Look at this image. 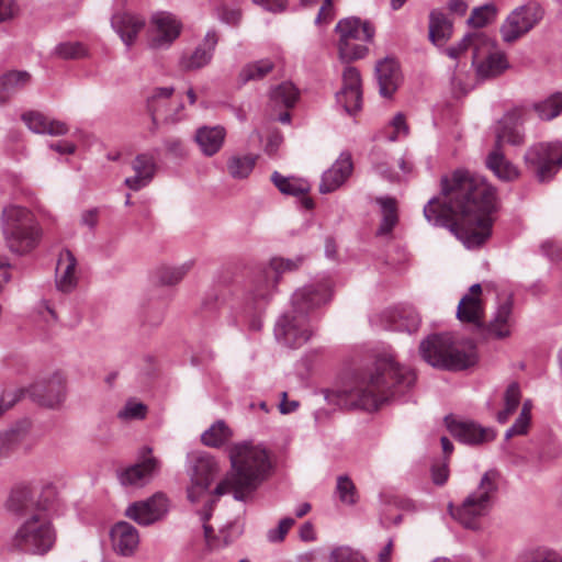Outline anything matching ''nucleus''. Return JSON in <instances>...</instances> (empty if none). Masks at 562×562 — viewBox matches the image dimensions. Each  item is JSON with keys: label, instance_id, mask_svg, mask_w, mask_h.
<instances>
[{"label": "nucleus", "instance_id": "nucleus-1", "mask_svg": "<svg viewBox=\"0 0 562 562\" xmlns=\"http://www.w3.org/2000/svg\"><path fill=\"white\" fill-rule=\"evenodd\" d=\"M496 200L495 188L484 177L458 169L441 178L440 195L424 206V216L448 228L467 248H477L492 236Z\"/></svg>", "mask_w": 562, "mask_h": 562}, {"label": "nucleus", "instance_id": "nucleus-2", "mask_svg": "<svg viewBox=\"0 0 562 562\" xmlns=\"http://www.w3.org/2000/svg\"><path fill=\"white\" fill-rule=\"evenodd\" d=\"M416 382L415 372L394 360L390 353L379 355L372 368L358 372L350 387L337 392L338 404L364 411H376L393 398H400Z\"/></svg>", "mask_w": 562, "mask_h": 562}, {"label": "nucleus", "instance_id": "nucleus-3", "mask_svg": "<svg viewBox=\"0 0 562 562\" xmlns=\"http://www.w3.org/2000/svg\"><path fill=\"white\" fill-rule=\"evenodd\" d=\"M229 460L232 465L229 476L216 485L215 496H207L201 513L203 521L210 519L216 497L233 490L234 498L245 502L269 477L272 470L270 454L266 447L249 441L235 443L229 449Z\"/></svg>", "mask_w": 562, "mask_h": 562}, {"label": "nucleus", "instance_id": "nucleus-4", "mask_svg": "<svg viewBox=\"0 0 562 562\" xmlns=\"http://www.w3.org/2000/svg\"><path fill=\"white\" fill-rule=\"evenodd\" d=\"M331 291L327 281L308 284L292 295V310L284 313L276 323L277 340L289 348H300L312 336L308 313L330 300Z\"/></svg>", "mask_w": 562, "mask_h": 562}, {"label": "nucleus", "instance_id": "nucleus-5", "mask_svg": "<svg viewBox=\"0 0 562 562\" xmlns=\"http://www.w3.org/2000/svg\"><path fill=\"white\" fill-rule=\"evenodd\" d=\"M55 499V486L45 485L36 510L25 517L13 535L11 550L41 557L53 550L57 540V531L52 521Z\"/></svg>", "mask_w": 562, "mask_h": 562}, {"label": "nucleus", "instance_id": "nucleus-6", "mask_svg": "<svg viewBox=\"0 0 562 562\" xmlns=\"http://www.w3.org/2000/svg\"><path fill=\"white\" fill-rule=\"evenodd\" d=\"M0 226L7 248L15 255L30 254L42 239L43 229L40 222L25 206L5 205L1 212Z\"/></svg>", "mask_w": 562, "mask_h": 562}, {"label": "nucleus", "instance_id": "nucleus-7", "mask_svg": "<svg viewBox=\"0 0 562 562\" xmlns=\"http://www.w3.org/2000/svg\"><path fill=\"white\" fill-rule=\"evenodd\" d=\"M422 358L431 367L450 371L465 370L477 361L471 340L454 341L450 334H434L419 345Z\"/></svg>", "mask_w": 562, "mask_h": 562}, {"label": "nucleus", "instance_id": "nucleus-8", "mask_svg": "<svg viewBox=\"0 0 562 562\" xmlns=\"http://www.w3.org/2000/svg\"><path fill=\"white\" fill-rule=\"evenodd\" d=\"M501 477L496 469L487 470L459 506L449 505L450 515L464 528L480 530L481 519L490 514L496 501Z\"/></svg>", "mask_w": 562, "mask_h": 562}, {"label": "nucleus", "instance_id": "nucleus-9", "mask_svg": "<svg viewBox=\"0 0 562 562\" xmlns=\"http://www.w3.org/2000/svg\"><path fill=\"white\" fill-rule=\"evenodd\" d=\"M338 34V56L342 63H350L367 56L368 47L359 42H372L374 27L368 21L349 16L338 21L335 26Z\"/></svg>", "mask_w": 562, "mask_h": 562}, {"label": "nucleus", "instance_id": "nucleus-10", "mask_svg": "<svg viewBox=\"0 0 562 562\" xmlns=\"http://www.w3.org/2000/svg\"><path fill=\"white\" fill-rule=\"evenodd\" d=\"M304 261L303 256L292 259L274 257L254 279L248 292L247 301H250L255 311L260 310L272 295L281 276L299 269Z\"/></svg>", "mask_w": 562, "mask_h": 562}, {"label": "nucleus", "instance_id": "nucleus-11", "mask_svg": "<svg viewBox=\"0 0 562 562\" xmlns=\"http://www.w3.org/2000/svg\"><path fill=\"white\" fill-rule=\"evenodd\" d=\"M524 161L540 182H547L562 168V142L537 143L530 146Z\"/></svg>", "mask_w": 562, "mask_h": 562}, {"label": "nucleus", "instance_id": "nucleus-12", "mask_svg": "<svg viewBox=\"0 0 562 562\" xmlns=\"http://www.w3.org/2000/svg\"><path fill=\"white\" fill-rule=\"evenodd\" d=\"M542 8L536 2L515 8L499 27L504 43L513 44L529 33L543 18Z\"/></svg>", "mask_w": 562, "mask_h": 562}, {"label": "nucleus", "instance_id": "nucleus-13", "mask_svg": "<svg viewBox=\"0 0 562 562\" xmlns=\"http://www.w3.org/2000/svg\"><path fill=\"white\" fill-rule=\"evenodd\" d=\"M161 469V461L154 456L149 446L142 447L137 452V460L119 473V481L124 486L142 487L157 476Z\"/></svg>", "mask_w": 562, "mask_h": 562}, {"label": "nucleus", "instance_id": "nucleus-14", "mask_svg": "<svg viewBox=\"0 0 562 562\" xmlns=\"http://www.w3.org/2000/svg\"><path fill=\"white\" fill-rule=\"evenodd\" d=\"M191 485L188 487V498L191 503L199 502L212 484L218 472L216 460L206 452L190 454Z\"/></svg>", "mask_w": 562, "mask_h": 562}, {"label": "nucleus", "instance_id": "nucleus-15", "mask_svg": "<svg viewBox=\"0 0 562 562\" xmlns=\"http://www.w3.org/2000/svg\"><path fill=\"white\" fill-rule=\"evenodd\" d=\"M181 22L171 13L160 12L151 18L148 45L154 49H167L179 37Z\"/></svg>", "mask_w": 562, "mask_h": 562}, {"label": "nucleus", "instance_id": "nucleus-16", "mask_svg": "<svg viewBox=\"0 0 562 562\" xmlns=\"http://www.w3.org/2000/svg\"><path fill=\"white\" fill-rule=\"evenodd\" d=\"M168 513V501L161 493H156L147 499L130 504L125 516L139 526H150L161 520Z\"/></svg>", "mask_w": 562, "mask_h": 562}, {"label": "nucleus", "instance_id": "nucleus-17", "mask_svg": "<svg viewBox=\"0 0 562 562\" xmlns=\"http://www.w3.org/2000/svg\"><path fill=\"white\" fill-rule=\"evenodd\" d=\"M336 102L349 115H355L362 108L361 76L353 66H346L342 71V87L336 92Z\"/></svg>", "mask_w": 562, "mask_h": 562}, {"label": "nucleus", "instance_id": "nucleus-18", "mask_svg": "<svg viewBox=\"0 0 562 562\" xmlns=\"http://www.w3.org/2000/svg\"><path fill=\"white\" fill-rule=\"evenodd\" d=\"M524 121V109L514 108L507 111L497 122L495 130L494 148L503 149V144L520 146L525 142V134L520 128Z\"/></svg>", "mask_w": 562, "mask_h": 562}, {"label": "nucleus", "instance_id": "nucleus-19", "mask_svg": "<svg viewBox=\"0 0 562 562\" xmlns=\"http://www.w3.org/2000/svg\"><path fill=\"white\" fill-rule=\"evenodd\" d=\"M110 540L113 552L123 558L135 555L140 543L137 528L124 520L111 527Z\"/></svg>", "mask_w": 562, "mask_h": 562}, {"label": "nucleus", "instance_id": "nucleus-20", "mask_svg": "<svg viewBox=\"0 0 562 562\" xmlns=\"http://www.w3.org/2000/svg\"><path fill=\"white\" fill-rule=\"evenodd\" d=\"M26 393L38 404L55 407L65 398V380L59 373H55L49 379L32 384Z\"/></svg>", "mask_w": 562, "mask_h": 562}, {"label": "nucleus", "instance_id": "nucleus-21", "mask_svg": "<svg viewBox=\"0 0 562 562\" xmlns=\"http://www.w3.org/2000/svg\"><path fill=\"white\" fill-rule=\"evenodd\" d=\"M446 420L450 434L465 445H481L490 442L496 437V431L493 428L482 427L474 422L449 420L448 418Z\"/></svg>", "mask_w": 562, "mask_h": 562}, {"label": "nucleus", "instance_id": "nucleus-22", "mask_svg": "<svg viewBox=\"0 0 562 562\" xmlns=\"http://www.w3.org/2000/svg\"><path fill=\"white\" fill-rule=\"evenodd\" d=\"M493 48L494 42L492 41L491 47H483L472 56V65L475 67L477 77L481 79L497 77L509 67L505 54L492 52Z\"/></svg>", "mask_w": 562, "mask_h": 562}, {"label": "nucleus", "instance_id": "nucleus-23", "mask_svg": "<svg viewBox=\"0 0 562 562\" xmlns=\"http://www.w3.org/2000/svg\"><path fill=\"white\" fill-rule=\"evenodd\" d=\"M218 36L215 30L206 32L202 43H200L191 54H183L180 57L179 65L184 71H193L207 66L214 55Z\"/></svg>", "mask_w": 562, "mask_h": 562}, {"label": "nucleus", "instance_id": "nucleus-24", "mask_svg": "<svg viewBox=\"0 0 562 562\" xmlns=\"http://www.w3.org/2000/svg\"><path fill=\"white\" fill-rule=\"evenodd\" d=\"M352 170L351 155L347 151L341 153L331 167L324 171L319 183V192L323 194L334 192L346 182Z\"/></svg>", "mask_w": 562, "mask_h": 562}, {"label": "nucleus", "instance_id": "nucleus-25", "mask_svg": "<svg viewBox=\"0 0 562 562\" xmlns=\"http://www.w3.org/2000/svg\"><path fill=\"white\" fill-rule=\"evenodd\" d=\"M173 87L155 88L147 97V112L151 117L150 132L155 133L158 128V119L164 117L166 121H173L175 114L171 113L170 104L173 95Z\"/></svg>", "mask_w": 562, "mask_h": 562}, {"label": "nucleus", "instance_id": "nucleus-26", "mask_svg": "<svg viewBox=\"0 0 562 562\" xmlns=\"http://www.w3.org/2000/svg\"><path fill=\"white\" fill-rule=\"evenodd\" d=\"M55 284L56 289L63 293H70L77 288V259L69 249H64L59 254Z\"/></svg>", "mask_w": 562, "mask_h": 562}, {"label": "nucleus", "instance_id": "nucleus-27", "mask_svg": "<svg viewBox=\"0 0 562 562\" xmlns=\"http://www.w3.org/2000/svg\"><path fill=\"white\" fill-rule=\"evenodd\" d=\"M375 76L380 94L390 98L402 81L400 65L396 59L385 57L375 65Z\"/></svg>", "mask_w": 562, "mask_h": 562}, {"label": "nucleus", "instance_id": "nucleus-28", "mask_svg": "<svg viewBox=\"0 0 562 562\" xmlns=\"http://www.w3.org/2000/svg\"><path fill=\"white\" fill-rule=\"evenodd\" d=\"M513 299L509 296L504 302L498 303L492 319L485 323V328L480 330L482 335H490L498 339L510 335Z\"/></svg>", "mask_w": 562, "mask_h": 562}, {"label": "nucleus", "instance_id": "nucleus-29", "mask_svg": "<svg viewBox=\"0 0 562 562\" xmlns=\"http://www.w3.org/2000/svg\"><path fill=\"white\" fill-rule=\"evenodd\" d=\"M111 24L122 42L127 47H131L138 33L144 29L145 20L140 15L124 12L114 14L111 19Z\"/></svg>", "mask_w": 562, "mask_h": 562}, {"label": "nucleus", "instance_id": "nucleus-30", "mask_svg": "<svg viewBox=\"0 0 562 562\" xmlns=\"http://www.w3.org/2000/svg\"><path fill=\"white\" fill-rule=\"evenodd\" d=\"M134 176L127 177L125 186L131 190L138 191L150 183L156 172V164L151 156L140 154L132 162Z\"/></svg>", "mask_w": 562, "mask_h": 562}, {"label": "nucleus", "instance_id": "nucleus-31", "mask_svg": "<svg viewBox=\"0 0 562 562\" xmlns=\"http://www.w3.org/2000/svg\"><path fill=\"white\" fill-rule=\"evenodd\" d=\"M226 130L221 126H201L195 131L194 140L202 154L212 157L223 147Z\"/></svg>", "mask_w": 562, "mask_h": 562}, {"label": "nucleus", "instance_id": "nucleus-32", "mask_svg": "<svg viewBox=\"0 0 562 562\" xmlns=\"http://www.w3.org/2000/svg\"><path fill=\"white\" fill-rule=\"evenodd\" d=\"M457 318L462 323L472 324L479 333L484 329V308L481 299L472 294H464L457 307Z\"/></svg>", "mask_w": 562, "mask_h": 562}, {"label": "nucleus", "instance_id": "nucleus-33", "mask_svg": "<svg viewBox=\"0 0 562 562\" xmlns=\"http://www.w3.org/2000/svg\"><path fill=\"white\" fill-rule=\"evenodd\" d=\"M26 126L36 134H48L52 136H61L68 133L66 123L57 120H49L43 113L30 111L22 115Z\"/></svg>", "mask_w": 562, "mask_h": 562}, {"label": "nucleus", "instance_id": "nucleus-34", "mask_svg": "<svg viewBox=\"0 0 562 562\" xmlns=\"http://www.w3.org/2000/svg\"><path fill=\"white\" fill-rule=\"evenodd\" d=\"M486 167L502 181L510 182L519 178V169L504 155L503 149L493 148L486 157Z\"/></svg>", "mask_w": 562, "mask_h": 562}, {"label": "nucleus", "instance_id": "nucleus-35", "mask_svg": "<svg viewBox=\"0 0 562 562\" xmlns=\"http://www.w3.org/2000/svg\"><path fill=\"white\" fill-rule=\"evenodd\" d=\"M41 498L42 493L35 499L32 488L29 486H20L11 492L8 499V508L15 514L27 517L31 513L36 510V505Z\"/></svg>", "mask_w": 562, "mask_h": 562}, {"label": "nucleus", "instance_id": "nucleus-36", "mask_svg": "<svg viewBox=\"0 0 562 562\" xmlns=\"http://www.w3.org/2000/svg\"><path fill=\"white\" fill-rule=\"evenodd\" d=\"M453 25L447 15L438 10L429 14V41L438 46H443L452 36Z\"/></svg>", "mask_w": 562, "mask_h": 562}, {"label": "nucleus", "instance_id": "nucleus-37", "mask_svg": "<svg viewBox=\"0 0 562 562\" xmlns=\"http://www.w3.org/2000/svg\"><path fill=\"white\" fill-rule=\"evenodd\" d=\"M387 328L394 331L415 333L420 325V317L413 308H401L387 314Z\"/></svg>", "mask_w": 562, "mask_h": 562}, {"label": "nucleus", "instance_id": "nucleus-38", "mask_svg": "<svg viewBox=\"0 0 562 562\" xmlns=\"http://www.w3.org/2000/svg\"><path fill=\"white\" fill-rule=\"evenodd\" d=\"M492 46V38L482 32L469 33L457 44L443 50L451 59H458L467 49L472 48L473 54L483 47Z\"/></svg>", "mask_w": 562, "mask_h": 562}, {"label": "nucleus", "instance_id": "nucleus-39", "mask_svg": "<svg viewBox=\"0 0 562 562\" xmlns=\"http://www.w3.org/2000/svg\"><path fill=\"white\" fill-rule=\"evenodd\" d=\"M203 529L205 544L209 550L226 547L243 533V527L237 521L229 522L228 525L221 528L220 535L217 537L212 536L213 530L206 524L203 525Z\"/></svg>", "mask_w": 562, "mask_h": 562}, {"label": "nucleus", "instance_id": "nucleus-40", "mask_svg": "<svg viewBox=\"0 0 562 562\" xmlns=\"http://www.w3.org/2000/svg\"><path fill=\"white\" fill-rule=\"evenodd\" d=\"M31 79L27 71L12 70L0 77V102L4 103L9 98L24 88Z\"/></svg>", "mask_w": 562, "mask_h": 562}, {"label": "nucleus", "instance_id": "nucleus-41", "mask_svg": "<svg viewBox=\"0 0 562 562\" xmlns=\"http://www.w3.org/2000/svg\"><path fill=\"white\" fill-rule=\"evenodd\" d=\"M271 181L281 193L286 195L300 196L307 194L311 190L307 181L295 177H284L278 171L271 175Z\"/></svg>", "mask_w": 562, "mask_h": 562}, {"label": "nucleus", "instance_id": "nucleus-42", "mask_svg": "<svg viewBox=\"0 0 562 562\" xmlns=\"http://www.w3.org/2000/svg\"><path fill=\"white\" fill-rule=\"evenodd\" d=\"M193 263V260H189L178 266H160L155 271V278L161 285H176L188 274Z\"/></svg>", "mask_w": 562, "mask_h": 562}, {"label": "nucleus", "instance_id": "nucleus-43", "mask_svg": "<svg viewBox=\"0 0 562 562\" xmlns=\"http://www.w3.org/2000/svg\"><path fill=\"white\" fill-rule=\"evenodd\" d=\"M274 68V64L269 58L251 61L246 64L238 74V81L245 85L249 81L260 80L270 74Z\"/></svg>", "mask_w": 562, "mask_h": 562}, {"label": "nucleus", "instance_id": "nucleus-44", "mask_svg": "<svg viewBox=\"0 0 562 562\" xmlns=\"http://www.w3.org/2000/svg\"><path fill=\"white\" fill-rule=\"evenodd\" d=\"M376 203L381 206L382 220L376 234L380 236L390 234L397 224L396 201L393 198H378Z\"/></svg>", "mask_w": 562, "mask_h": 562}, {"label": "nucleus", "instance_id": "nucleus-45", "mask_svg": "<svg viewBox=\"0 0 562 562\" xmlns=\"http://www.w3.org/2000/svg\"><path fill=\"white\" fill-rule=\"evenodd\" d=\"M533 111L542 121H551L562 113V92H555L532 104Z\"/></svg>", "mask_w": 562, "mask_h": 562}, {"label": "nucleus", "instance_id": "nucleus-46", "mask_svg": "<svg viewBox=\"0 0 562 562\" xmlns=\"http://www.w3.org/2000/svg\"><path fill=\"white\" fill-rule=\"evenodd\" d=\"M232 435V430L226 423L217 420L201 435V441L207 447L218 448L226 443Z\"/></svg>", "mask_w": 562, "mask_h": 562}, {"label": "nucleus", "instance_id": "nucleus-47", "mask_svg": "<svg viewBox=\"0 0 562 562\" xmlns=\"http://www.w3.org/2000/svg\"><path fill=\"white\" fill-rule=\"evenodd\" d=\"M226 310L225 302L215 292L205 295L201 305V315L207 327H212L213 323Z\"/></svg>", "mask_w": 562, "mask_h": 562}, {"label": "nucleus", "instance_id": "nucleus-48", "mask_svg": "<svg viewBox=\"0 0 562 562\" xmlns=\"http://www.w3.org/2000/svg\"><path fill=\"white\" fill-rule=\"evenodd\" d=\"M257 156L244 155L233 156L227 161V169L234 179L247 178L256 165Z\"/></svg>", "mask_w": 562, "mask_h": 562}, {"label": "nucleus", "instance_id": "nucleus-49", "mask_svg": "<svg viewBox=\"0 0 562 562\" xmlns=\"http://www.w3.org/2000/svg\"><path fill=\"white\" fill-rule=\"evenodd\" d=\"M498 13L494 3H485L472 10L468 24L475 29H481L493 22Z\"/></svg>", "mask_w": 562, "mask_h": 562}, {"label": "nucleus", "instance_id": "nucleus-50", "mask_svg": "<svg viewBox=\"0 0 562 562\" xmlns=\"http://www.w3.org/2000/svg\"><path fill=\"white\" fill-rule=\"evenodd\" d=\"M271 99L285 108H292L299 99V90L292 82H282L271 91Z\"/></svg>", "mask_w": 562, "mask_h": 562}, {"label": "nucleus", "instance_id": "nucleus-51", "mask_svg": "<svg viewBox=\"0 0 562 562\" xmlns=\"http://www.w3.org/2000/svg\"><path fill=\"white\" fill-rule=\"evenodd\" d=\"M336 494L340 502L346 505H355L358 501L357 488L347 475H339L337 477Z\"/></svg>", "mask_w": 562, "mask_h": 562}, {"label": "nucleus", "instance_id": "nucleus-52", "mask_svg": "<svg viewBox=\"0 0 562 562\" xmlns=\"http://www.w3.org/2000/svg\"><path fill=\"white\" fill-rule=\"evenodd\" d=\"M54 55L61 59H78L87 55V48L80 42H64L56 45Z\"/></svg>", "mask_w": 562, "mask_h": 562}, {"label": "nucleus", "instance_id": "nucleus-53", "mask_svg": "<svg viewBox=\"0 0 562 562\" xmlns=\"http://www.w3.org/2000/svg\"><path fill=\"white\" fill-rule=\"evenodd\" d=\"M147 406L135 400H128L124 407L119 411L117 418L121 420H140L146 417Z\"/></svg>", "mask_w": 562, "mask_h": 562}, {"label": "nucleus", "instance_id": "nucleus-54", "mask_svg": "<svg viewBox=\"0 0 562 562\" xmlns=\"http://www.w3.org/2000/svg\"><path fill=\"white\" fill-rule=\"evenodd\" d=\"M22 439L23 432L16 428L0 432V459L8 457Z\"/></svg>", "mask_w": 562, "mask_h": 562}, {"label": "nucleus", "instance_id": "nucleus-55", "mask_svg": "<svg viewBox=\"0 0 562 562\" xmlns=\"http://www.w3.org/2000/svg\"><path fill=\"white\" fill-rule=\"evenodd\" d=\"M329 562H367V559L358 551L348 546L336 547L329 554Z\"/></svg>", "mask_w": 562, "mask_h": 562}, {"label": "nucleus", "instance_id": "nucleus-56", "mask_svg": "<svg viewBox=\"0 0 562 562\" xmlns=\"http://www.w3.org/2000/svg\"><path fill=\"white\" fill-rule=\"evenodd\" d=\"M522 562H562V555L549 548H537L527 552Z\"/></svg>", "mask_w": 562, "mask_h": 562}, {"label": "nucleus", "instance_id": "nucleus-57", "mask_svg": "<svg viewBox=\"0 0 562 562\" xmlns=\"http://www.w3.org/2000/svg\"><path fill=\"white\" fill-rule=\"evenodd\" d=\"M295 524L294 518L285 517L279 521L277 528L270 529L267 532V539L269 542L277 543L284 540L286 533L291 527Z\"/></svg>", "mask_w": 562, "mask_h": 562}, {"label": "nucleus", "instance_id": "nucleus-58", "mask_svg": "<svg viewBox=\"0 0 562 562\" xmlns=\"http://www.w3.org/2000/svg\"><path fill=\"white\" fill-rule=\"evenodd\" d=\"M531 417L519 414L515 423L506 430L505 439L508 440L514 436L526 435L530 426Z\"/></svg>", "mask_w": 562, "mask_h": 562}, {"label": "nucleus", "instance_id": "nucleus-59", "mask_svg": "<svg viewBox=\"0 0 562 562\" xmlns=\"http://www.w3.org/2000/svg\"><path fill=\"white\" fill-rule=\"evenodd\" d=\"M520 386L517 382H512L504 394L505 407L512 411H516L520 403Z\"/></svg>", "mask_w": 562, "mask_h": 562}, {"label": "nucleus", "instance_id": "nucleus-60", "mask_svg": "<svg viewBox=\"0 0 562 562\" xmlns=\"http://www.w3.org/2000/svg\"><path fill=\"white\" fill-rule=\"evenodd\" d=\"M26 390L19 389L12 392H4L0 398V416L11 408L24 394Z\"/></svg>", "mask_w": 562, "mask_h": 562}, {"label": "nucleus", "instance_id": "nucleus-61", "mask_svg": "<svg viewBox=\"0 0 562 562\" xmlns=\"http://www.w3.org/2000/svg\"><path fill=\"white\" fill-rule=\"evenodd\" d=\"M449 476V470L446 462L435 463L431 467V479L436 485H443Z\"/></svg>", "mask_w": 562, "mask_h": 562}, {"label": "nucleus", "instance_id": "nucleus-62", "mask_svg": "<svg viewBox=\"0 0 562 562\" xmlns=\"http://www.w3.org/2000/svg\"><path fill=\"white\" fill-rule=\"evenodd\" d=\"M395 134L390 136V140H396L401 135L406 136L408 134V126L405 122V116L402 113H397L392 122Z\"/></svg>", "mask_w": 562, "mask_h": 562}, {"label": "nucleus", "instance_id": "nucleus-63", "mask_svg": "<svg viewBox=\"0 0 562 562\" xmlns=\"http://www.w3.org/2000/svg\"><path fill=\"white\" fill-rule=\"evenodd\" d=\"M99 221V209L93 207L90 210H86L82 212L80 217V223L83 226L89 227L90 229H93Z\"/></svg>", "mask_w": 562, "mask_h": 562}, {"label": "nucleus", "instance_id": "nucleus-64", "mask_svg": "<svg viewBox=\"0 0 562 562\" xmlns=\"http://www.w3.org/2000/svg\"><path fill=\"white\" fill-rule=\"evenodd\" d=\"M240 15L239 10L223 8L220 14V20L224 23L235 25L239 22Z\"/></svg>", "mask_w": 562, "mask_h": 562}]
</instances>
